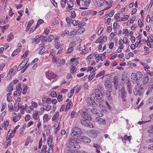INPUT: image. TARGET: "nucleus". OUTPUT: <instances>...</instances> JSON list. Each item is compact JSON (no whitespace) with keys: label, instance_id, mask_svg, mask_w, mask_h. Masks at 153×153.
Wrapping results in <instances>:
<instances>
[{"label":"nucleus","instance_id":"2f4dec72","mask_svg":"<svg viewBox=\"0 0 153 153\" xmlns=\"http://www.w3.org/2000/svg\"><path fill=\"white\" fill-rule=\"evenodd\" d=\"M124 140H125V141L123 142H125L126 141L128 140L129 142H130L131 141V136H128L127 135H125L123 137Z\"/></svg>","mask_w":153,"mask_h":153},{"label":"nucleus","instance_id":"c9c22d12","mask_svg":"<svg viewBox=\"0 0 153 153\" xmlns=\"http://www.w3.org/2000/svg\"><path fill=\"white\" fill-rule=\"evenodd\" d=\"M122 39H120V40L119 43V45H120V46L119 47V48H120V49H123L124 46L123 45V44L122 43Z\"/></svg>","mask_w":153,"mask_h":153},{"label":"nucleus","instance_id":"0eeeda50","mask_svg":"<svg viewBox=\"0 0 153 153\" xmlns=\"http://www.w3.org/2000/svg\"><path fill=\"white\" fill-rule=\"evenodd\" d=\"M120 92L121 94L120 97L123 101L126 102L127 101V94L124 87H122L121 88Z\"/></svg>","mask_w":153,"mask_h":153},{"label":"nucleus","instance_id":"dca6fc26","mask_svg":"<svg viewBox=\"0 0 153 153\" xmlns=\"http://www.w3.org/2000/svg\"><path fill=\"white\" fill-rule=\"evenodd\" d=\"M55 61L58 66H60L65 64V60L64 59H55Z\"/></svg>","mask_w":153,"mask_h":153},{"label":"nucleus","instance_id":"c03bdc74","mask_svg":"<svg viewBox=\"0 0 153 153\" xmlns=\"http://www.w3.org/2000/svg\"><path fill=\"white\" fill-rule=\"evenodd\" d=\"M76 68L74 67L73 66H71V68L70 69V72L71 73H74L76 71Z\"/></svg>","mask_w":153,"mask_h":153},{"label":"nucleus","instance_id":"864d4df0","mask_svg":"<svg viewBox=\"0 0 153 153\" xmlns=\"http://www.w3.org/2000/svg\"><path fill=\"white\" fill-rule=\"evenodd\" d=\"M73 50L72 47H70L69 48L67 51L66 53H69L72 52Z\"/></svg>","mask_w":153,"mask_h":153},{"label":"nucleus","instance_id":"0e129e2a","mask_svg":"<svg viewBox=\"0 0 153 153\" xmlns=\"http://www.w3.org/2000/svg\"><path fill=\"white\" fill-rule=\"evenodd\" d=\"M12 133L13 130L12 129H10L9 130V131H8L7 134L8 135V134H9V136H11V137H12L14 136V135H13V136H12Z\"/></svg>","mask_w":153,"mask_h":153},{"label":"nucleus","instance_id":"2eb2a0df","mask_svg":"<svg viewBox=\"0 0 153 153\" xmlns=\"http://www.w3.org/2000/svg\"><path fill=\"white\" fill-rule=\"evenodd\" d=\"M106 53V52H105L103 54H100V56L99 55H98L97 57L96 58V61L97 62H99L100 59L102 61H103V59H105L104 57Z\"/></svg>","mask_w":153,"mask_h":153},{"label":"nucleus","instance_id":"680f3d73","mask_svg":"<svg viewBox=\"0 0 153 153\" xmlns=\"http://www.w3.org/2000/svg\"><path fill=\"white\" fill-rule=\"evenodd\" d=\"M25 121H27L29 120L30 119V116L29 114H27L25 117Z\"/></svg>","mask_w":153,"mask_h":153},{"label":"nucleus","instance_id":"b1692460","mask_svg":"<svg viewBox=\"0 0 153 153\" xmlns=\"http://www.w3.org/2000/svg\"><path fill=\"white\" fill-rule=\"evenodd\" d=\"M55 46L57 49H58L59 48L60 49H63V44L62 43L60 44L59 43H55Z\"/></svg>","mask_w":153,"mask_h":153},{"label":"nucleus","instance_id":"3c124183","mask_svg":"<svg viewBox=\"0 0 153 153\" xmlns=\"http://www.w3.org/2000/svg\"><path fill=\"white\" fill-rule=\"evenodd\" d=\"M103 30V28L102 27H100L97 32L98 35H100L102 33V31Z\"/></svg>","mask_w":153,"mask_h":153},{"label":"nucleus","instance_id":"39448f33","mask_svg":"<svg viewBox=\"0 0 153 153\" xmlns=\"http://www.w3.org/2000/svg\"><path fill=\"white\" fill-rule=\"evenodd\" d=\"M81 114L82 117L84 120H88V121H90L92 120V118L90 115L88 113V111H79V112Z\"/></svg>","mask_w":153,"mask_h":153},{"label":"nucleus","instance_id":"13d9d810","mask_svg":"<svg viewBox=\"0 0 153 153\" xmlns=\"http://www.w3.org/2000/svg\"><path fill=\"white\" fill-rule=\"evenodd\" d=\"M127 89L129 94H131L132 93L131 86L127 87Z\"/></svg>","mask_w":153,"mask_h":153},{"label":"nucleus","instance_id":"37998d69","mask_svg":"<svg viewBox=\"0 0 153 153\" xmlns=\"http://www.w3.org/2000/svg\"><path fill=\"white\" fill-rule=\"evenodd\" d=\"M48 119V114H46L43 116V121L44 122H47Z\"/></svg>","mask_w":153,"mask_h":153},{"label":"nucleus","instance_id":"4c0bfd02","mask_svg":"<svg viewBox=\"0 0 153 153\" xmlns=\"http://www.w3.org/2000/svg\"><path fill=\"white\" fill-rule=\"evenodd\" d=\"M74 88H76L75 94H78L79 91L81 90V88L80 87V86H79V85H76V86L74 87Z\"/></svg>","mask_w":153,"mask_h":153},{"label":"nucleus","instance_id":"a211bd4d","mask_svg":"<svg viewBox=\"0 0 153 153\" xmlns=\"http://www.w3.org/2000/svg\"><path fill=\"white\" fill-rule=\"evenodd\" d=\"M70 1L69 2L67 1V4L68 5V8L67 7L66 9L68 11H69L70 10L72 9V7L73 6V3L72 1Z\"/></svg>","mask_w":153,"mask_h":153},{"label":"nucleus","instance_id":"052dcab7","mask_svg":"<svg viewBox=\"0 0 153 153\" xmlns=\"http://www.w3.org/2000/svg\"><path fill=\"white\" fill-rule=\"evenodd\" d=\"M28 51H26L22 56L21 58L22 59L24 58L28 54Z\"/></svg>","mask_w":153,"mask_h":153},{"label":"nucleus","instance_id":"69168bd1","mask_svg":"<svg viewBox=\"0 0 153 153\" xmlns=\"http://www.w3.org/2000/svg\"><path fill=\"white\" fill-rule=\"evenodd\" d=\"M45 106L46 107L45 110L47 111H49L51 108V105H47Z\"/></svg>","mask_w":153,"mask_h":153},{"label":"nucleus","instance_id":"f3484780","mask_svg":"<svg viewBox=\"0 0 153 153\" xmlns=\"http://www.w3.org/2000/svg\"><path fill=\"white\" fill-rule=\"evenodd\" d=\"M88 134L90 137L93 138H95L97 136V131L96 130H91Z\"/></svg>","mask_w":153,"mask_h":153},{"label":"nucleus","instance_id":"f704fd0d","mask_svg":"<svg viewBox=\"0 0 153 153\" xmlns=\"http://www.w3.org/2000/svg\"><path fill=\"white\" fill-rule=\"evenodd\" d=\"M20 49L19 48L15 50L13 53L12 54V56H14L17 54L18 52H20Z\"/></svg>","mask_w":153,"mask_h":153},{"label":"nucleus","instance_id":"49530a36","mask_svg":"<svg viewBox=\"0 0 153 153\" xmlns=\"http://www.w3.org/2000/svg\"><path fill=\"white\" fill-rule=\"evenodd\" d=\"M74 91H75L74 89V88L72 89L71 90L69 93L68 94V96H69V98L71 97V96L72 95H73V94L74 93Z\"/></svg>","mask_w":153,"mask_h":153},{"label":"nucleus","instance_id":"a18cd8bd","mask_svg":"<svg viewBox=\"0 0 153 153\" xmlns=\"http://www.w3.org/2000/svg\"><path fill=\"white\" fill-rule=\"evenodd\" d=\"M84 31V29L82 28L77 30L76 31V33H79V34H81L83 33Z\"/></svg>","mask_w":153,"mask_h":153},{"label":"nucleus","instance_id":"20e7f679","mask_svg":"<svg viewBox=\"0 0 153 153\" xmlns=\"http://www.w3.org/2000/svg\"><path fill=\"white\" fill-rule=\"evenodd\" d=\"M82 133V130L80 128L77 127H74L72 129L71 135L72 137L76 136L77 139H79V137L81 136V134Z\"/></svg>","mask_w":153,"mask_h":153},{"label":"nucleus","instance_id":"ea45409f","mask_svg":"<svg viewBox=\"0 0 153 153\" xmlns=\"http://www.w3.org/2000/svg\"><path fill=\"white\" fill-rule=\"evenodd\" d=\"M77 113L75 111H72L71 112V118H73L76 117L77 116Z\"/></svg>","mask_w":153,"mask_h":153},{"label":"nucleus","instance_id":"8fccbe9b","mask_svg":"<svg viewBox=\"0 0 153 153\" xmlns=\"http://www.w3.org/2000/svg\"><path fill=\"white\" fill-rule=\"evenodd\" d=\"M25 67L23 65L21 64V63L18 66L17 69V71H19Z\"/></svg>","mask_w":153,"mask_h":153},{"label":"nucleus","instance_id":"5fc2aeb1","mask_svg":"<svg viewBox=\"0 0 153 153\" xmlns=\"http://www.w3.org/2000/svg\"><path fill=\"white\" fill-rule=\"evenodd\" d=\"M46 98L45 97V96L42 99V101L43 103V106H44L46 102Z\"/></svg>","mask_w":153,"mask_h":153},{"label":"nucleus","instance_id":"4d7b16f0","mask_svg":"<svg viewBox=\"0 0 153 153\" xmlns=\"http://www.w3.org/2000/svg\"><path fill=\"white\" fill-rule=\"evenodd\" d=\"M138 25L140 28H141L142 26V23L140 19H139L138 21Z\"/></svg>","mask_w":153,"mask_h":153},{"label":"nucleus","instance_id":"9d476101","mask_svg":"<svg viewBox=\"0 0 153 153\" xmlns=\"http://www.w3.org/2000/svg\"><path fill=\"white\" fill-rule=\"evenodd\" d=\"M91 0H85L83 2H82V6H85V7H80L79 8L82 10H85L87 9V7H88L91 3Z\"/></svg>","mask_w":153,"mask_h":153},{"label":"nucleus","instance_id":"412c9836","mask_svg":"<svg viewBox=\"0 0 153 153\" xmlns=\"http://www.w3.org/2000/svg\"><path fill=\"white\" fill-rule=\"evenodd\" d=\"M93 146L94 147L96 148V152L97 153H100L101 152L100 150L101 149V148L98 144L94 143Z\"/></svg>","mask_w":153,"mask_h":153},{"label":"nucleus","instance_id":"5701e85b","mask_svg":"<svg viewBox=\"0 0 153 153\" xmlns=\"http://www.w3.org/2000/svg\"><path fill=\"white\" fill-rule=\"evenodd\" d=\"M105 88L107 91L109 93H111L112 91V85L111 84H110L106 86Z\"/></svg>","mask_w":153,"mask_h":153},{"label":"nucleus","instance_id":"ddd939ff","mask_svg":"<svg viewBox=\"0 0 153 153\" xmlns=\"http://www.w3.org/2000/svg\"><path fill=\"white\" fill-rule=\"evenodd\" d=\"M119 82V79L118 76H115L113 78V82L114 88L116 90L118 88V85Z\"/></svg>","mask_w":153,"mask_h":153},{"label":"nucleus","instance_id":"6e6552de","mask_svg":"<svg viewBox=\"0 0 153 153\" xmlns=\"http://www.w3.org/2000/svg\"><path fill=\"white\" fill-rule=\"evenodd\" d=\"M88 120H84L82 119L81 120V124L84 126L90 128H92L94 127L93 124L90 122H87Z\"/></svg>","mask_w":153,"mask_h":153},{"label":"nucleus","instance_id":"7c9ffc66","mask_svg":"<svg viewBox=\"0 0 153 153\" xmlns=\"http://www.w3.org/2000/svg\"><path fill=\"white\" fill-rule=\"evenodd\" d=\"M47 51V50L45 48L43 47L39 51L38 53L40 55L42 54Z\"/></svg>","mask_w":153,"mask_h":153},{"label":"nucleus","instance_id":"e2e57ef3","mask_svg":"<svg viewBox=\"0 0 153 153\" xmlns=\"http://www.w3.org/2000/svg\"><path fill=\"white\" fill-rule=\"evenodd\" d=\"M110 93H111L109 92L108 93L107 92L106 93V95H107V97L108 100H110L111 99V94Z\"/></svg>","mask_w":153,"mask_h":153},{"label":"nucleus","instance_id":"a19ab883","mask_svg":"<svg viewBox=\"0 0 153 153\" xmlns=\"http://www.w3.org/2000/svg\"><path fill=\"white\" fill-rule=\"evenodd\" d=\"M95 75V73H94L93 74H90L88 78V81H90L94 77Z\"/></svg>","mask_w":153,"mask_h":153},{"label":"nucleus","instance_id":"4be33fe9","mask_svg":"<svg viewBox=\"0 0 153 153\" xmlns=\"http://www.w3.org/2000/svg\"><path fill=\"white\" fill-rule=\"evenodd\" d=\"M33 118L35 120H38L39 118V115H38V111L36 110L34 111V112L33 114Z\"/></svg>","mask_w":153,"mask_h":153},{"label":"nucleus","instance_id":"423d86ee","mask_svg":"<svg viewBox=\"0 0 153 153\" xmlns=\"http://www.w3.org/2000/svg\"><path fill=\"white\" fill-rule=\"evenodd\" d=\"M145 87L143 86H141L140 85V88L138 89L135 88L134 91V94L135 95H137L141 96H142L144 93L145 90Z\"/></svg>","mask_w":153,"mask_h":153},{"label":"nucleus","instance_id":"338daca9","mask_svg":"<svg viewBox=\"0 0 153 153\" xmlns=\"http://www.w3.org/2000/svg\"><path fill=\"white\" fill-rule=\"evenodd\" d=\"M88 52V50L87 49L85 48V49H82V53L85 54Z\"/></svg>","mask_w":153,"mask_h":153},{"label":"nucleus","instance_id":"774afa93","mask_svg":"<svg viewBox=\"0 0 153 153\" xmlns=\"http://www.w3.org/2000/svg\"><path fill=\"white\" fill-rule=\"evenodd\" d=\"M51 96L52 97H54L56 96V94L55 91H53L51 93Z\"/></svg>","mask_w":153,"mask_h":153},{"label":"nucleus","instance_id":"603ef678","mask_svg":"<svg viewBox=\"0 0 153 153\" xmlns=\"http://www.w3.org/2000/svg\"><path fill=\"white\" fill-rule=\"evenodd\" d=\"M72 20V18L71 17H68L66 18V21L69 24H70L69 23L71 22Z\"/></svg>","mask_w":153,"mask_h":153},{"label":"nucleus","instance_id":"de8ad7c7","mask_svg":"<svg viewBox=\"0 0 153 153\" xmlns=\"http://www.w3.org/2000/svg\"><path fill=\"white\" fill-rule=\"evenodd\" d=\"M34 21L33 19H32L30 21L28 22V23L27 24V26H28V27H30L34 23Z\"/></svg>","mask_w":153,"mask_h":153},{"label":"nucleus","instance_id":"09e8293b","mask_svg":"<svg viewBox=\"0 0 153 153\" xmlns=\"http://www.w3.org/2000/svg\"><path fill=\"white\" fill-rule=\"evenodd\" d=\"M27 89H28V86L27 85H26L24 89H23V91L22 92V93L23 94H26Z\"/></svg>","mask_w":153,"mask_h":153},{"label":"nucleus","instance_id":"bb28decb","mask_svg":"<svg viewBox=\"0 0 153 153\" xmlns=\"http://www.w3.org/2000/svg\"><path fill=\"white\" fill-rule=\"evenodd\" d=\"M39 36L37 35L36 36L35 38L32 41V43L35 42V44H37L39 42H40V39L39 38Z\"/></svg>","mask_w":153,"mask_h":153},{"label":"nucleus","instance_id":"473e14b6","mask_svg":"<svg viewBox=\"0 0 153 153\" xmlns=\"http://www.w3.org/2000/svg\"><path fill=\"white\" fill-rule=\"evenodd\" d=\"M107 36H100V38H101L102 40V42L103 43V42H105L107 40Z\"/></svg>","mask_w":153,"mask_h":153},{"label":"nucleus","instance_id":"bf43d9fd","mask_svg":"<svg viewBox=\"0 0 153 153\" xmlns=\"http://www.w3.org/2000/svg\"><path fill=\"white\" fill-rule=\"evenodd\" d=\"M9 27V25H6L5 26H4L3 27H1L0 26V27L2 29V32H3L4 30L6 29H7Z\"/></svg>","mask_w":153,"mask_h":153},{"label":"nucleus","instance_id":"1a4fd4ad","mask_svg":"<svg viewBox=\"0 0 153 153\" xmlns=\"http://www.w3.org/2000/svg\"><path fill=\"white\" fill-rule=\"evenodd\" d=\"M46 75L47 78L50 80L56 77V75L53 72L50 71L46 72Z\"/></svg>","mask_w":153,"mask_h":153},{"label":"nucleus","instance_id":"f257e3e1","mask_svg":"<svg viewBox=\"0 0 153 153\" xmlns=\"http://www.w3.org/2000/svg\"><path fill=\"white\" fill-rule=\"evenodd\" d=\"M103 92H104V87L100 85H98L97 88L94 90L95 93L91 95L90 99L88 101L89 105H97L98 103L103 101Z\"/></svg>","mask_w":153,"mask_h":153},{"label":"nucleus","instance_id":"f03ea898","mask_svg":"<svg viewBox=\"0 0 153 153\" xmlns=\"http://www.w3.org/2000/svg\"><path fill=\"white\" fill-rule=\"evenodd\" d=\"M76 138H71L69 140L68 144L67 145V147L69 149H72L73 148L78 149L80 148L79 143L76 141Z\"/></svg>","mask_w":153,"mask_h":153},{"label":"nucleus","instance_id":"e433bc0d","mask_svg":"<svg viewBox=\"0 0 153 153\" xmlns=\"http://www.w3.org/2000/svg\"><path fill=\"white\" fill-rule=\"evenodd\" d=\"M54 38V36H53L51 35H49L47 38V41L48 42H51L52 40Z\"/></svg>","mask_w":153,"mask_h":153},{"label":"nucleus","instance_id":"79ce46f5","mask_svg":"<svg viewBox=\"0 0 153 153\" xmlns=\"http://www.w3.org/2000/svg\"><path fill=\"white\" fill-rule=\"evenodd\" d=\"M66 3V0H62L61 2V4L62 7L64 8L65 7Z\"/></svg>","mask_w":153,"mask_h":153},{"label":"nucleus","instance_id":"58836bf2","mask_svg":"<svg viewBox=\"0 0 153 153\" xmlns=\"http://www.w3.org/2000/svg\"><path fill=\"white\" fill-rule=\"evenodd\" d=\"M105 73V71H103L100 72H99L98 74H97L96 76V78H97L100 76H102L104 75Z\"/></svg>","mask_w":153,"mask_h":153},{"label":"nucleus","instance_id":"f8f14e48","mask_svg":"<svg viewBox=\"0 0 153 153\" xmlns=\"http://www.w3.org/2000/svg\"><path fill=\"white\" fill-rule=\"evenodd\" d=\"M79 139H78L81 141H83L85 143H89L91 141L90 139L88 137L82 136L79 137Z\"/></svg>","mask_w":153,"mask_h":153},{"label":"nucleus","instance_id":"aec40b11","mask_svg":"<svg viewBox=\"0 0 153 153\" xmlns=\"http://www.w3.org/2000/svg\"><path fill=\"white\" fill-rule=\"evenodd\" d=\"M66 102H67V104L66 105V108H65V110L67 111L68 109L70 108V107L72 106V105H71L72 104L71 101V100L69 99H68L66 100Z\"/></svg>","mask_w":153,"mask_h":153},{"label":"nucleus","instance_id":"393cba45","mask_svg":"<svg viewBox=\"0 0 153 153\" xmlns=\"http://www.w3.org/2000/svg\"><path fill=\"white\" fill-rule=\"evenodd\" d=\"M153 89V84L151 85L149 87L148 90L146 92L147 95H149L150 93L151 92Z\"/></svg>","mask_w":153,"mask_h":153},{"label":"nucleus","instance_id":"6ab92c4d","mask_svg":"<svg viewBox=\"0 0 153 153\" xmlns=\"http://www.w3.org/2000/svg\"><path fill=\"white\" fill-rule=\"evenodd\" d=\"M13 83L11 82L8 85L7 88V92H9L10 93H11L12 91L13 90Z\"/></svg>","mask_w":153,"mask_h":153},{"label":"nucleus","instance_id":"72a5a7b5","mask_svg":"<svg viewBox=\"0 0 153 153\" xmlns=\"http://www.w3.org/2000/svg\"><path fill=\"white\" fill-rule=\"evenodd\" d=\"M149 129L147 131L150 134H153V125L149 126Z\"/></svg>","mask_w":153,"mask_h":153},{"label":"nucleus","instance_id":"cd10ccee","mask_svg":"<svg viewBox=\"0 0 153 153\" xmlns=\"http://www.w3.org/2000/svg\"><path fill=\"white\" fill-rule=\"evenodd\" d=\"M8 39H7L8 42H10L14 38V36L12 33H10L8 35Z\"/></svg>","mask_w":153,"mask_h":153},{"label":"nucleus","instance_id":"c756f323","mask_svg":"<svg viewBox=\"0 0 153 153\" xmlns=\"http://www.w3.org/2000/svg\"><path fill=\"white\" fill-rule=\"evenodd\" d=\"M29 60V59L27 58H26L21 63V64L23 65L25 67L26 65L27 64Z\"/></svg>","mask_w":153,"mask_h":153},{"label":"nucleus","instance_id":"9b49d317","mask_svg":"<svg viewBox=\"0 0 153 153\" xmlns=\"http://www.w3.org/2000/svg\"><path fill=\"white\" fill-rule=\"evenodd\" d=\"M86 109L87 111H88V112H91V113L96 115L98 113V112H101L100 110L96 108H86Z\"/></svg>","mask_w":153,"mask_h":153},{"label":"nucleus","instance_id":"7ed1b4c3","mask_svg":"<svg viewBox=\"0 0 153 153\" xmlns=\"http://www.w3.org/2000/svg\"><path fill=\"white\" fill-rule=\"evenodd\" d=\"M131 76L132 77V79H133H133H136L137 84L139 85V83L138 82L141 81L142 79L143 74L142 73L139 71H137L136 73H132Z\"/></svg>","mask_w":153,"mask_h":153},{"label":"nucleus","instance_id":"6e6d98bb","mask_svg":"<svg viewBox=\"0 0 153 153\" xmlns=\"http://www.w3.org/2000/svg\"><path fill=\"white\" fill-rule=\"evenodd\" d=\"M51 137H49L48 138V146H49L50 145H51L53 141V139L52 138H51V141H50V140Z\"/></svg>","mask_w":153,"mask_h":153},{"label":"nucleus","instance_id":"4468645a","mask_svg":"<svg viewBox=\"0 0 153 153\" xmlns=\"http://www.w3.org/2000/svg\"><path fill=\"white\" fill-rule=\"evenodd\" d=\"M149 79V77L148 76H144L142 82L140 85L141 86L145 87L146 85L148 83Z\"/></svg>","mask_w":153,"mask_h":153},{"label":"nucleus","instance_id":"a878e982","mask_svg":"<svg viewBox=\"0 0 153 153\" xmlns=\"http://www.w3.org/2000/svg\"><path fill=\"white\" fill-rule=\"evenodd\" d=\"M105 3L108 4L107 1L105 0H102L100 1L99 3H97V4L99 6H103Z\"/></svg>","mask_w":153,"mask_h":153},{"label":"nucleus","instance_id":"c85d7f7f","mask_svg":"<svg viewBox=\"0 0 153 153\" xmlns=\"http://www.w3.org/2000/svg\"><path fill=\"white\" fill-rule=\"evenodd\" d=\"M59 115V113L58 111H56L55 112L52 118V120L53 121H54L58 117Z\"/></svg>","mask_w":153,"mask_h":153}]
</instances>
